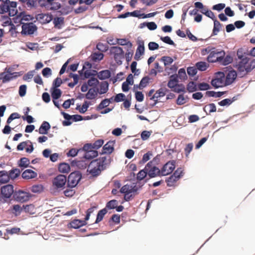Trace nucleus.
I'll return each instance as SVG.
<instances>
[{
	"instance_id": "27",
	"label": "nucleus",
	"mask_w": 255,
	"mask_h": 255,
	"mask_svg": "<svg viewBox=\"0 0 255 255\" xmlns=\"http://www.w3.org/2000/svg\"><path fill=\"white\" fill-rule=\"evenodd\" d=\"M20 173L19 169L13 168L8 172V174L10 179L14 180L19 176Z\"/></svg>"
},
{
	"instance_id": "58",
	"label": "nucleus",
	"mask_w": 255,
	"mask_h": 255,
	"mask_svg": "<svg viewBox=\"0 0 255 255\" xmlns=\"http://www.w3.org/2000/svg\"><path fill=\"white\" fill-rule=\"evenodd\" d=\"M31 190L33 193H39L43 190V186L41 184L33 185L31 188Z\"/></svg>"
},
{
	"instance_id": "33",
	"label": "nucleus",
	"mask_w": 255,
	"mask_h": 255,
	"mask_svg": "<svg viewBox=\"0 0 255 255\" xmlns=\"http://www.w3.org/2000/svg\"><path fill=\"white\" fill-rule=\"evenodd\" d=\"M242 69L243 71H238L239 75H241V77H243L246 74L251 72L254 69V68H253L251 64L250 63L248 65H244Z\"/></svg>"
},
{
	"instance_id": "14",
	"label": "nucleus",
	"mask_w": 255,
	"mask_h": 255,
	"mask_svg": "<svg viewBox=\"0 0 255 255\" xmlns=\"http://www.w3.org/2000/svg\"><path fill=\"white\" fill-rule=\"evenodd\" d=\"M110 53L114 56H119L120 59L125 58V52L123 48L120 46H116L111 47L110 49Z\"/></svg>"
},
{
	"instance_id": "11",
	"label": "nucleus",
	"mask_w": 255,
	"mask_h": 255,
	"mask_svg": "<svg viewBox=\"0 0 255 255\" xmlns=\"http://www.w3.org/2000/svg\"><path fill=\"white\" fill-rule=\"evenodd\" d=\"M233 60V57L230 54L226 56V53L224 50V54H221L216 58V61H218V62L224 66H226L231 63Z\"/></svg>"
},
{
	"instance_id": "3",
	"label": "nucleus",
	"mask_w": 255,
	"mask_h": 255,
	"mask_svg": "<svg viewBox=\"0 0 255 255\" xmlns=\"http://www.w3.org/2000/svg\"><path fill=\"white\" fill-rule=\"evenodd\" d=\"M82 177V174L79 171L71 172L67 179V187L69 188L75 187L79 183Z\"/></svg>"
},
{
	"instance_id": "8",
	"label": "nucleus",
	"mask_w": 255,
	"mask_h": 255,
	"mask_svg": "<svg viewBox=\"0 0 255 255\" xmlns=\"http://www.w3.org/2000/svg\"><path fill=\"white\" fill-rule=\"evenodd\" d=\"M146 172L149 178L159 177V168L155 165H152V162H148L145 166Z\"/></svg>"
},
{
	"instance_id": "22",
	"label": "nucleus",
	"mask_w": 255,
	"mask_h": 255,
	"mask_svg": "<svg viewBox=\"0 0 255 255\" xmlns=\"http://www.w3.org/2000/svg\"><path fill=\"white\" fill-rule=\"evenodd\" d=\"M0 3V14H3L7 13L9 11V7L8 5V2L9 0H2Z\"/></svg>"
},
{
	"instance_id": "28",
	"label": "nucleus",
	"mask_w": 255,
	"mask_h": 255,
	"mask_svg": "<svg viewBox=\"0 0 255 255\" xmlns=\"http://www.w3.org/2000/svg\"><path fill=\"white\" fill-rule=\"evenodd\" d=\"M104 55L98 52L93 53L90 56V61L93 62L100 61L103 59Z\"/></svg>"
},
{
	"instance_id": "39",
	"label": "nucleus",
	"mask_w": 255,
	"mask_h": 255,
	"mask_svg": "<svg viewBox=\"0 0 255 255\" xmlns=\"http://www.w3.org/2000/svg\"><path fill=\"white\" fill-rule=\"evenodd\" d=\"M146 168L144 167L143 169L140 170L137 174L136 179L137 181H141L145 178L148 177L146 172Z\"/></svg>"
},
{
	"instance_id": "62",
	"label": "nucleus",
	"mask_w": 255,
	"mask_h": 255,
	"mask_svg": "<svg viewBox=\"0 0 255 255\" xmlns=\"http://www.w3.org/2000/svg\"><path fill=\"white\" fill-rule=\"evenodd\" d=\"M87 83L89 85V86H93L97 87L99 84L100 82L99 80L94 77H91L89 78L88 80Z\"/></svg>"
},
{
	"instance_id": "36",
	"label": "nucleus",
	"mask_w": 255,
	"mask_h": 255,
	"mask_svg": "<svg viewBox=\"0 0 255 255\" xmlns=\"http://www.w3.org/2000/svg\"><path fill=\"white\" fill-rule=\"evenodd\" d=\"M187 90L189 93H193L198 90V83L190 81L187 85Z\"/></svg>"
},
{
	"instance_id": "34",
	"label": "nucleus",
	"mask_w": 255,
	"mask_h": 255,
	"mask_svg": "<svg viewBox=\"0 0 255 255\" xmlns=\"http://www.w3.org/2000/svg\"><path fill=\"white\" fill-rule=\"evenodd\" d=\"M50 92L52 100H58L62 94V92L60 89H50Z\"/></svg>"
},
{
	"instance_id": "32",
	"label": "nucleus",
	"mask_w": 255,
	"mask_h": 255,
	"mask_svg": "<svg viewBox=\"0 0 255 255\" xmlns=\"http://www.w3.org/2000/svg\"><path fill=\"white\" fill-rule=\"evenodd\" d=\"M53 23L55 28L61 29V25L64 23V17H56L54 19L53 18Z\"/></svg>"
},
{
	"instance_id": "7",
	"label": "nucleus",
	"mask_w": 255,
	"mask_h": 255,
	"mask_svg": "<svg viewBox=\"0 0 255 255\" xmlns=\"http://www.w3.org/2000/svg\"><path fill=\"white\" fill-rule=\"evenodd\" d=\"M22 30L21 34L22 35H31L37 30V26L33 22L22 23Z\"/></svg>"
},
{
	"instance_id": "17",
	"label": "nucleus",
	"mask_w": 255,
	"mask_h": 255,
	"mask_svg": "<svg viewBox=\"0 0 255 255\" xmlns=\"http://www.w3.org/2000/svg\"><path fill=\"white\" fill-rule=\"evenodd\" d=\"M37 175L36 172L30 169L25 170L21 174L22 178L24 179H32L35 178Z\"/></svg>"
},
{
	"instance_id": "57",
	"label": "nucleus",
	"mask_w": 255,
	"mask_h": 255,
	"mask_svg": "<svg viewBox=\"0 0 255 255\" xmlns=\"http://www.w3.org/2000/svg\"><path fill=\"white\" fill-rule=\"evenodd\" d=\"M169 90L166 88H160L159 89L157 90L155 92V94L157 96V97L160 98L164 97L167 93L169 92Z\"/></svg>"
},
{
	"instance_id": "46",
	"label": "nucleus",
	"mask_w": 255,
	"mask_h": 255,
	"mask_svg": "<svg viewBox=\"0 0 255 255\" xmlns=\"http://www.w3.org/2000/svg\"><path fill=\"white\" fill-rule=\"evenodd\" d=\"M118 201L116 199L110 200L107 203L105 208H106L107 210L114 209L115 208H116V205H118Z\"/></svg>"
},
{
	"instance_id": "49",
	"label": "nucleus",
	"mask_w": 255,
	"mask_h": 255,
	"mask_svg": "<svg viewBox=\"0 0 255 255\" xmlns=\"http://www.w3.org/2000/svg\"><path fill=\"white\" fill-rule=\"evenodd\" d=\"M211 88V86L207 83L202 82L198 83V90L207 91Z\"/></svg>"
},
{
	"instance_id": "44",
	"label": "nucleus",
	"mask_w": 255,
	"mask_h": 255,
	"mask_svg": "<svg viewBox=\"0 0 255 255\" xmlns=\"http://www.w3.org/2000/svg\"><path fill=\"white\" fill-rule=\"evenodd\" d=\"M160 61L163 62L165 66H167L171 65L173 62L174 59L170 56H164L161 58Z\"/></svg>"
},
{
	"instance_id": "64",
	"label": "nucleus",
	"mask_w": 255,
	"mask_h": 255,
	"mask_svg": "<svg viewBox=\"0 0 255 255\" xmlns=\"http://www.w3.org/2000/svg\"><path fill=\"white\" fill-rule=\"evenodd\" d=\"M90 104L91 103L90 102L87 101H84L81 108H80V110H79V112L82 114H85L89 108Z\"/></svg>"
},
{
	"instance_id": "21",
	"label": "nucleus",
	"mask_w": 255,
	"mask_h": 255,
	"mask_svg": "<svg viewBox=\"0 0 255 255\" xmlns=\"http://www.w3.org/2000/svg\"><path fill=\"white\" fill-rule=\"evenodd\" d=\"M8 171L6 170L0 171V186L7 183L10 181Z\"/></svg>"
},
{
	"instance_id": "35",
	"label": "nucleus",
	"mask_w": 255,
	"mask_h": 255,
	"mask_svg": "<svg viewBox=\"0 0 255 255\" xmlns=\"http://www.w3.org/2000/svg\"><path fill=\"white\" fill-rule=\"evenodd\" d=\"M203 110L206 113V115H208L211 113L215 112L217 108L214 103H210L205 106L203 108Z\"/></svg>"
},
{
	"instance_id": "19",
	"label": "nucleus",
	"mask_w": 255,
	"mask_h": 255,
	"mask_svg": "<svg viewBox=\"0 0 255 255\" xmlns=\"http://www.w3.org/2000/svg\"><path fill=\"white\" fill-rule=\"evenodd\" d=\"M18 167L21 169H24L27 167L34 168L33 166L29 165V160L26 157L21 158L17 162Z\"/></svg>"
},
{
	"instance_id": "20",
	"label": "nucleus",
	"mask_w": 255,
	"mask_h": 255,
	"mask_svg": "<svg viewBox=\"0 0 255 255\" xmlns=\"http://www.w3.org/2000/svg\"><path fill=\"white\" fill-rule=\"evenodd\" d=\"M99 153L97 150H91L85 153L83 156V158L87 160H90L94 159V158L97 157Z\"/></svg>"
},
{
	"instance_id": "37",
	"label": "nucleus",
	"mask_w": 255,
	"mask_h": 255,
	"mask_svg": "<svg viewBox=\"0 0 255 255\" xmlns=\"http://www.w3.org/2000/svg\"><path fill=\"white\" fill-rule=\"evenodd\" d=\"M209 64H208L205 61H199L196 63L195 66L196 67L197 70L200 71H205L209 67Z\"/></svg>"
},
{
	"instance_id": "15",
	"label": "nucleus",
	"mask_w": 255,
	"mask_h": 255,
	"mask_svg": "<svg viewBox=\"0 0 255 255\" xmlns=\"http://www.w3.org/2000/svg\"><path fill=\"white\" fill-rule=\"evenodd\" d=\"M111 69L103 70L98 72V78L100 80H105L111 78Z\"/></svg>"
},
{
	"instance_id": "6",
	"label": "nucleus",
	"mask_w": 255,
	"mask_h": 255,
	"mask_svg": "<svg viewBox=\"0 0 255 255\" xmlns=\"http://www.w3.org/2000/svg\"><path fill=\"white\" fill-rule=\"evenodd\" d=\"M67 182V176L61 174L57 175L52 180L53 186L57 190L65 188Z\"/></svg>"
},
{
	"instance_id": "47",
	"label": "nucleus",
	"mask_w": 255,
	"mask_h": 255,
	"mask_svg": "<svg viewBox=\"0 0 255 255\" xmlns=\"http://www.w3.org/2000/svg\"><path fill=\"white\" fill-rule=\"evenodd\" d=\"M173 92L180 94L181 93H185L186 92V90L185 87V86L182 83H178L177 86L173 90Z\"/></svg>"
},
{
	"instance_id": "45",
	"label": "nucleus",
	"mask_w": 255,
	"mask_h": 255,
	"mask_svg": "<svg viewBox=\"0 0 255 255\" xmlns=\"http://www.w3.org/2000/svg\"><path fill=\"white\" fill-rule=\"evenodd\" d=\"M63 84V81L60 77H57L53 82L50 89H59L58 88Z\"/></svg>"
},
{
	"instance_id": "42",
	"label": "nucleus",
	"mask_w": 255,
	"mask_h": 255,
	"mask_svg": "<svg viewBox=\"0 0 255 255\" xmlns=\"http://www.w3.org/2000/svg\"><path fill=\"white\" fill-rule=\"evenodd\" d=\"M200 12L212 20L216 18L214 12L208 8H205L203 10H200Z\"/></svg>"
},
{
	"instance_id": "23",
	"label": "nucleus",
	"mask_w": 255,
	"mask_h": 255,
	"mask_svg": "<svg viewBox=\"0 0 255 255\" xmlns=\"http://www.w3.org/2000/svg\"><path fill=\"white\" fill-rule=\"evenodd\" d=\"M2 76V83H6L12 80V78L10 75V68L4 69V71L1 72V75Z\"/></svg>"
},
{
	"instance_id": "5",
	"label": "nucleus",
	"mask_w": 255,
	"mask_h": 255,
	"mask_svg": "<svg viewBox=\"0 0 255 255\" xmlns=\"http://www.w3.org/2000/svg\"><path fill=\"white\" fill-rule=\"evenodd\" d=\"M32 196L33 195L30 193L20 189L15 191L13 199L17 202L22 203L28 201Z\"/></svg>"
},
{
	"instance_id": "41",
	"label": "nucleus",
	"mask_w": 255,
	"mask_h": 255,
	"mask_svg": "<svg viewBox=\"0 0 255 255\" xmlns=\"http://www.w3.org/2000/svg\"><path fill=\"white\" fill-rule=\"evenodd\" d=\"M117 43L122 46H127L129 49H131L132 44L130 41H127L126 39H117Z\"/></svg>"
},
{
	"instance_id": "24",
	"label": "nucleus",
	"mask_w": 255,
	"mask_h": 255,
	"mask_svg": "<svg viewBox=\"0 0 255 255\" xmlns=\"http://www.w3.org/2000/svg\"><path fill=\"white\" fill-rule=\"evenodd\" d=\"M99 89L98 88H90L85 94V98L88 100H93L96 98Z\"/></svg>"
},
{
	"instance_id": "12",
	"label": "nucleus",
	"mask_w": 255,
	"mask_h": 255,
	"mask_svg": "<svg viewBox=\"0 0 255 255\" xmlns=\"http://www.w3.org/2000/svg\"><path fill=\"white\" fill-rule=\"evenodd\" d=\"M87 224V222L83 221L82 220L75 219L70 222L67 225L68 229H79L81 227L86 226Z\"/></svg>"
},
{
	"instance_id": "63",
	"label": "nucleus",
	"mask_w": 255,
	"mask_h": 255,
	"mask_svg": "<svg viewBox=\"0 0 255 255\" xmlns=\"http://www.w3.org/2000/svg\"><path fill=\"white\" fill-rule=\"evenodd\" d=\"M126 95L122 93L116 94L114 96V101L116 103L123 102L126 98Z\"/></svg>"
},
{
	"instance_id": "4",
	"label": "nucleus",
	"mask_w": 255,
	"mask_h": 255,
	"mask_svg": "<svg viewBox=\"0 0 255 255\" xmlns=\"http://www.w3.org/2000/svg\"><path fill=\"white\" fill-rule=\"evenodd\" d=\"M225 85L229 86L232 84L236 80L237 72L231 66L225 68Z\"/></svg>"
},
{
	"instance_id": "31",
	"label": "nucleus",
	"mask_w": 255,
	"mask_h": 255,
	"mask_svg": "<svg viewBox=\"0 0 255 255\" xmlns=\"http://www.w3.org/2000/svg\"><path fill=\"white\" fill-rule=\"evenodd\" d=\"M108 210L106 208H103L99 210L97 215L96 219L95 222V224H98L102 221L105 216L107 213Z\"/></svg>"
},
{
	"instance_id": "16",
	"label": "nucleus",
	"mask_w": 255,
	"mask_h": 255,
	"mask_svg": "<svg viewBox=\"0 0 255 255\" xmlns=\"http://www.w3.org/2000/svg\"><path fill=\"white\" fill-rule=\"evenodd\" d=\"M51 126L49 123L47 121H43L38 129V132L41 134H47Z\"/></svg>"
},
{
	"instance_id": "29",
	"label": "nucleus",
	"mask_w": 255,
	"mask_h": 255,
	"mask_svg": "<svg viewBox=\"0 0 255 255\" xmlns=\"http://www.w3.org/2000/svg\"><path fill=\"white\" fill-rule=\"evenodd\" d=\"M216 80L218 81V83L220 84H224L225 85V71H218L215 73Z\"/></svg>"
},
{
	"instance_id": "54",
	"label": "nucleus",
	"mask_w": 255,
	"mask_h": 255,
	"mask_svg": "<svg viewBox=\"0 0 255 255\" xmlns=\"http://www.w3.org/2000/svg\"><path fill=\"white\" fill-rule=\"evenodd\" d=\"M187 74L190 77H194L197 73V69L196 66H189L187 68Z\"/></svg>"
},
{
	"instance_id": "10",
	"label": "nucleus",
	"mask_w": 255,
	"mask_h": 255,
	"mask_svg": "<svg viewBox=\"0 0 255 255\" xmlns=\"http://www.w3.org/2000/svg\"><path fill=\"white\" fill-rule=\"evenodd\" d=\"M221 54H224V50H219L215 47H212V50H211L210 54L207 58V60L210 63L218 62V61H216V58Z\"/></svg>"
},
{
	"instance_id": "18",
	"label": "nucleus",
	"mask_w": 255,
	"mask_h": 255,
	"mask_svg": "<svg viewBox=\"0 0 255 255\" xmlns=\"http://www.w3.org/2000/svg\"><path fill=\"white\" fill-rule=\"evenodd\" d=\"M91 165V164H90V163L88 165V168L87 170V174H90L91 175L90 177V179L97 177L101 173L100 169L99 168L94 167L90 169L89 168Z\"/></svg>"
},
{
	"instance_id": "56",
	"label": "nucleus",
	"mask_w": 255,
	"mask_h": 255,
	"mask_svg": "<svg viewBox=\"0 0 255 255\" xmlns=\"http://www.w3.org/2000/svg\"><path fill=\"white\" fill-rule=\"evenodd\" d=\"M166 163H168V167H167V169H168L167 174H168L169 175L175 169L176 162L175 160H170V161L167 162Z\"/></svg>"
},
{
	"instance_id": "43",
	"label": "nucleus",
	"mask_w": 255,
	"mask_h": 255,
	"mask_svg": "<svg viewBox=\"0 0 255 255\" xmlns=\"http://www.w3.org/2000/svg\"><path fill=\"white\" fill-rule=\"evenodd\" d=\"M160 39L164 43L170 45H172L174 47H176V44L171 39L169 36H160Z\"/></svg>"
},
{
	"instance_id": "1",
	"label": "nucleus",
	"mask_w": 255,
	"mask_h": 255,
	"mask_svg": "<svg viewBox=\"0 0 255 255\" xmlns=\"http://www.w3.org/2000/svg\"><path fill=\"white\" fill-rule=\"evenodd\" d=\"M248 54L247 51L243 48H240L237 50V55L238 59L240 61L238 63H234L233 66L236 68L238 71H243L242 68L243 66L247 65L249 63L250 59L247 56Z\"/></svg>"
},
{
	"instance_id": "60",
	"label": "nucleus",
	"mask_w": 255,
	"mask_h": 255,
	"mask_svg": "<svg viewBox=\"0 0 255 255\" xmlns=\"http://www.w3.org/2000/svg\"><path fill=\"white\" fill-rule=\"evenodd\" d=\"M64 120L62 122V125L64 127L70 126L72 125V122L71 115L68 114L67 116L64 117Z\"/></svg>"
},
{
	"instance_id": "40",
	"label": "nucleus",
	"mask_w": 255,
	"mask_h": 255,
	"mask_svg": "<svg viewBox=\"0 0 255 255\" xmlns=\"http://www.w3.org/2000/svg\"><path fill=\"white\" fill-rule=\"evenodd\" d=\"M179 179V176L178 177H175L172 174L165 180V181L167 183V186L168 187H172L173 185V183L177 182Z\"/></svg>"
},
{
	"instance_id": "53",
	"label": "nucleus",
	"mask_w": 255,
	"mask_h": 255,
	"mask_svg": "<svg viewBox=\"0 0 255 255\" xmlns=\"http://www.w3.org/2000/svg\"><path fill=\"white\" fill-rule=\"evenodd\" d=\"M73 10V8L70 7L69 6H66L63 7L60 10H58V12L61 15H67L72 12Z\"/></svg>"
},
{
	"instance_id": "51",
	"label": "nucleus",
	"mask_w": 255,
	"mask_h": 255,
	"mask_svg": "<svg viewBox=\"0 0 255 255\" xmlns=\"http://www.w3.org/2000/svg\"><path fill=\"white\" fill-rule=\"evenodd\" d=\"M177 75L179 76V79L181 80L185 81L188 78L186 70L184 68H181L179 69Z\"/></svg>"
},
{
	"instance_id": "61",
	"label": "nucleus",
	"mask_w": 255,
	"mask_h": 255,
	"mask_svg": "<svg viewBox=\"0 0 255 255\" xmlns=\"http://www.w3.org/2000/svg\"><path fill=\"white\" fill-rule=\"evenodd\" d=\"M85 74L86 78H91L96 75H98V71L95 70L88 69L86 70Z\"/></svg>"
},
{
	"instance_id": "25",
	"label": "nucleus",
	"mask_w": 255,
	"mask_h": 255,
	"mask_svg": "<svg viewBox=\"0 0 255 255\" xmlns=\"http://www.w3.org/2000/svg\"><path fill=\"white\" fill-rule=\"evenodd\" d=\"M58 169L62 173H67L70 171L71 167L68 163L63 162L59 164Z\"/></svg>"
},
{
	"instance_id": "52",
	"label": "nucleus",
	"mask_w": 255,
	"mask_h": 255,
	"mask_svg": "<svg viewBox=\"0 0 255 255\" xmlns=\"http://www.w3.org/2000/svg\"><path fill=\"white\" fill-rule=\"evenodd\" d=\"M12 213L15 216L19 215L23 211V208L18 204H15L12 206Z\"/></svg>"
},
{
	"instance_id": "26",
	"label": "nucleus",
	"mask_w": 255,
	"mask_h": 255,
	"mask_svg": "<svg viewBox=\"0 0 255 255\" xmlns=\"http://www.w3.org/2000/svg\"><path fill=\"white\" fill-rule=\"evenodd\" d=\"M214 22V26L211 36H215L218 34V33L221 30L222 24L218 20L217 18L213 20Z\"/></svg>"
},
{
	"instance_id": "55",
	"label": "nucleus",
	"mask_w": 255,
	"mask_h": 255,
	"mask_svg": "<svg viewBox=\"0 0 255 255\" xmlns=\"http://www.w3.org/2000/svg\"><path fill=\"white\" fill-rule=\"evenodd\" d=\"M19 13V16L22 18L23 20L29 21L32 20L34 19V17L32 15L26 14L25 11H21Z\"/></svg>"
},
{
	"instance_id": "2",
	"label": "nucleus",
	"mask_w": 255,
	"mask_h": 255,
	"mask_svg": "<svg viewBox=\"0 0 255 255\" xmlns=\"http://www.w3.org/2000/svg\"><path fill=\"white\" fill-rule=\"evenodd\" d=\"M15 193L14 191V186L11 184H8L1 187L0 193L2 202L3 203H7L8 199H9L11 196H13Z\"/></svg>"
},
{
	"instance_id": "50",
	"label": "nucleus",
	"mask_w": 255,
	"mask_h": 255,
	"mask_svg": "<svg viewBox=\"0 0 255 255\" xmlns=\"http://www.w3.org/2000/svg\"><path fill=\"white\" fill-rule=\"evenodd\" d=\"M108 98H105L101 101L100 103L97 106L96 110L97 111H101L103 109L107 108L109 106V104L107 102Z\"/></svg>"
},
{
	"instance_id": "59",
	"label": "nucleus",
	"mask_w": 255,
	"mask_h": 255,
	"mask_svg": "<svg viewBox=\"0 0 255 255\" xmlns=\"http://www.w3.org/2000/svg\"><path fill=\"white\" fill-rule=\"evenodd\" d=\"M97 48L99 51L105 52L109 50V47L107 44L99 42L97 45Z\"/></svg>"
},
{
	"instance_id": "48",
	"label": "nucleus",
	"mask_w": 255,
	"mask_h": 255,
	"mask_svg": "<svg viewBox=\"0 0 255 255\" xmlns=\"http://www.w3.org/2000/svg\"><path fill=\"white\" fill-rule=\"evenodd\" d=\"M150 80V78L148 76H145L140 80L139 84L142 89L146 87Z\"/></svg>"
},
{
	"instance_id": "30",
	"label": "nucleus",
	"mask_w": 255,
	"mask_h": 255,
	"mask_svg": "<svg viewBox=\"0 0 255 255\" xmlns=\"http://www.w3.org/2000/svg\"><path fill=\"white\" fill-rule=\"evenodd\" d=\"M226 93L227 91L216 92L214 91H207L206 92V96L209 97L219 98L222 97Z\"/></svg>"
},
{
	"instance_id": "9",
	"label": "nucleus",
	"mask_w": 255,
	"mask_h": 255,
	"mask_svg": "<svg viewBox=\"0 0 255 255\" xmlns=\"http://www.w3.org/2000/svg\"><path fill=\"white\" fill-rule=\"evenodd\" d=\"M116 143V140H109L102 147L101 151L100 152L101 155L104 154H111L115 150L114 145Z\"/></svg>"
},
{
	"instance_id": "38",
	"label": "nucleus",
	"mask_w": 255,
	"mask_h": 255,
	"mask_svg": "<svg viewBox=\"0 0 255 255\" xmlns=\"http://www.w3.org/2000/svg\"><path fill=\"white\" fill-rule=\"evenodd\" d=\"M109 84L107 81H103L100 83V91L98 93L100 94L106 93L109 90Z\"/></svg>"
},
{
	"instance_id": "13",
	"label": "nucleus",
	"mask_w": 255,
	"mask_h": 255,
	"mask_svg": "<svg viewBox=\"0 0 255 255\" xmlns=\"http://www.w3.org/2000/svg\"><path fill=\"white\" fill-rule=\"evenodd\" d=\"M144 51L145 47L144 41L143 40H138L137 41V47L134 56V59L137 61L139 60L140 56L144 54Z\"/></svg>"
}]
</instances>
